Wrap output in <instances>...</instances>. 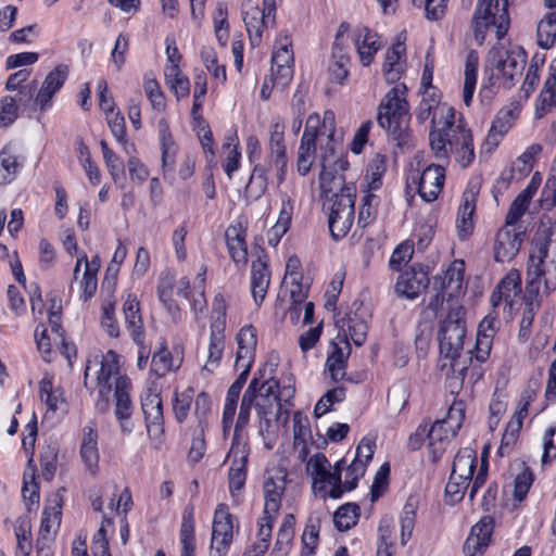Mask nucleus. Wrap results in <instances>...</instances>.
<instances>
[{
  "instance_id": "f257e3e1",
  "label": "nucleus",
  "mask_w": 556,
  "mask_h": 556,
  "mask_svg": "<svg viewBox=\"0 0 556 556\" xmlns=\"http://www.w3.org/2000/svg\"><path fill=\"white\" fill-rule=\"evenodd\" d=\"M419 123L431 117L429 141L438 160H447L451 152L462 167L469 166L475 160V149L470 129L462 118L456 123V111L446 103L438 104L433 99L422 97L416 113Z\"/></svg>"
},
{
  "instance_id": "f03ea898",
  "label": "nucleus",
  "mask_w": 556,
  "mask_h": 556,
  "mask_svg": "<svg viewBox=\"0 0 556 556\" xmlns=\"http://www.w3.org/2000/svg\"><path fill=\"white\" fill-rule=\"evenodd\" d=\"M463 317L462 306L451 307L438 333L440 354L445 359H450L452 375L446 381L452 394L460 390L466 378L473 383L482 377L481 366L472 365L471 352L463 353L466 337V324Z\"/></svg>"
},
{
  "instance_id": "7ed1b4c3",
  "label": "nucleus",
  "mask_w": 556,
  "mask_h": 556,
  "mask_svg": "<svg viewBox=\"0 0 556 556\" xmlns=\"http://www.w3.org/2000/svg\"><path fill=\"white\" fill-rule=\"evenodd\" d=\"M262 375L260 377L255 375L243 393L235 426V439L248 426L252 407H255L261 419L267 420L275 407L278 410H287L286 406L291 405V400L295 394L291 376L287 378V382L282 386L275 378L262 381Z\"/></svg>"
},
{
  "instance_id": "20e7f679",
  "label": "nucleus",
  "mask_w": 556,
  "mask_h": 556,
  "mask_svg": "<svg viewBox=\"0 0 556 556\" xmlns=\"http://www.w3.org/2000/svg\"><path fill=\"white\" fill-rule=\"evenodd\" d=\"M320 180L323 187L327 180L338 181L341 187L339 193H333L329 206V230L336 240L343 238L350 231L355 217V188L343 185V177H336L334 174L344 172L349 167V162L343 159L331 160L327 154L321 155Z\"/></svg>"
},
{
  "instance_id": "39448f33",
  "label": "nucleus",
  "mask_w": 556,
  "mask_h": 556,
  "mask_svg": "<svg viewBox=\"0 0 556 556\" xmlns=\"http://www.w3.org/2000/svg\"><path fill=\"white\" fill-rule=\"evenodd\" d=\"M527 62V53L520 46L493 47L486 58L485 72L492 86L510 88L521 76Z\"/></svg>"
},
{
  "instance_id": "423d86ee",
  "label": "nucleus",
  "mask_w": 556,
  "mask_h": 556,
  "mask_svg": "<svg viewBox=\"0 0 556 556\" xmlns=\"http://www.w3.org/2000/svg\"><path fill=\"white\" fill-rule=\"evenodd\" d=\"M404 92L405 86L393 87L382 99L377 115L380 127L397 141L405 140L409 123L408 103Z\"/></svg>"
},
{
  "instance_id": "0eeeda50",
  "label": "nucleus",
  "mask_w": 556,
  "mask_h": 556,
  "mask_svg": "<svg viewBox=\"0 0 556 556\" xmlns=\"http://www.w3.org/2000/svg\"><path fill=\"white\" fill-rule=\"evenodd\" d=\"M507 0H478L472 16L473 36L478 45H482L490 26L496 27V36L502 39L509 27Z\"/></svg>"
},
{
  "instance_id": "6e6552de",
  "label": "nucleus",
  "mask_w": 556,
  "mask_h": 556,
  "mask_svg": "<svg viewBox=\"0 0 556 556\" xmlns=\"http://www.w3.org/2000/svg\"><path fill=\"white\" fill-rule=\"evenodd\" d=\"M345 465L344 459H340L330 471V463L327 457L318 453L309 458L307 462V470L309 471L314 481V488L318 490L325 489L326 484L331 485L328 496L331 498H339L343 494L341 472Z\"/></svg>"
},
{
  "instance_id": "1a4fd4ad",
  "label": "nucleus",
  "mask_w": 556,
  "mask_h": 556,
  "mask_svg": "<svg viewBox=\"0 0 556 556\" xmlns=\"http://www.w3.org/2000/svg\"><path fill=\"white\" fill-rule=\"evenodd\" d=\"M276 1L262 0V7L258 0H244L242 3L243 21L253 46L260 45L264 28L274 22Z\"/></svg>"
},
{
  "instance_id": "9d476101",
  "label": "nucleus",
  "mask_w": 556,
  "mask_h": 556,
  "mask_svg": "<svg viewBox=\"0 0 556 556\" xmlns=\"http://www.w3.org/2000/svg\"><path fill=\"white\" fill-rule=\"evenodd\" d=\"M544 262H547L551 267L556 268V242L551 244L533 242L527 271V291L530 294L536 295L540 292L541 267Z\"/></svg>"
},
{
  "instance_id": "9b49d317",
  "label": "nucleus",
  "mask_w": 556,
  "mask_h": 556,
  "mask_svg": "<svg viewBox=\"0 0 556 556\" xmlns=\"http://www.w3.org/2000/svg\"><path fill=\"white\" fill-rule=\"evenodd\" d=\"M544 262H547L551 267L556 268V242L551 244L533 242L527 271V291L530 294L536 295L540 292L541 267Z\"/></svg>"
},
{
  "instance_id": "f8f14e48",
  "label": "nucleus",
  "mask_w": 556,
  "mask_h": 556,
  "mask_svg": "<svg viewBox=\"0 0 556 556\" xmlns=\"http://www.w3.org/2000/svg\"><path fill=\"white\" fill-rule=\"evenodd\" d=\"M144 415L147 432L155 448L160 447L161 438L164 432L163 407L160 394L147 392L141 402Z\"/></svg>"
},
{
  "instance_id": "ddd939ff",
  "label": "nucleus",
  "mask_w": 556,
  "mask_h": 556,
  "mask_svg": "<svg viewBox=\"0 0 556 556\" xmlns=\"http://www.w3.org/2000/svg\"><path fill=\"white\" fill-rule=\"evenodd\" d=\"M350 25L345 22L341 23L337 34L336 41L332 47L331 58L329 63V73L333 81L343 85L349 76L350 70V55L348 53V45L344 42L343 37L349 31Z\"/></svg>"
},
{
  "instance_id": "4468645a",
  "label": "nucleus",
  "mask_w": 556,
  "mask_h": 556,
  "mask_svg": "<svg viewBox=\"0 0 556 556\" xmlns=\"http://www.w3.org/2000/svg\"><path fill=\"white\" fill-rule=\"evenodd\" d=\"M319 116L312 114L306 121V127L301 138L298 151L296 166L300 175L305 176L312 168L316 155V140L319 135L317 128Z\"/></svg>"
},
{
  "instance_id": "2eb2a0df",
  "label": "nucleus",
  "mask_w": 556,
  "mask_h": 556,
  "mask_svg": "<svg viewBox=\"0 0 556 556\" xmlns=\"http://www.w3.org/2000/svg\"><path fill=\"white\" fill-rule=\"evenodd\" d=\"M233 539V517L229 513L227 505H217L213 526H212V545L219 555L227 552L228 546Z\"/></svg>"
},
{
  "instance_id": "dca6fc26",
  "label": "nucleus",
  "mask_w": 556,
  "mask_h": 556,
  "mask_svg": "<svg viewBox=\"0 0 556 556\" xmlns=\"http://www.w3.org/2000/svg\"><path fill=\"white\" fill-rule=\"evenodd\" d=\"M68 75L70 66L66 64H59L48 73L35 97V104L40 111L51 106L55 93L63 87Z\"/></svg>"
},
{
  "instance_id": "f3484780",
  "label": "nucleus",
  "mask_w": 556,
  "mask_h": 556,
  "mask_svg": "<svg viewBox=\"0 0 556 556\" xmlns=\"http://www.w3.org/2000/svg\"><path fill=\"white\" fill-rule=\"evenodd\" d=\"M96 387L98 388L99 395L105 400L112 390V382H114V390L116 389V380L118 377H126L121 374L119 356L114 351L110 350L102 356L100 368L96 371Z\"/></svg>"
},
{
  "instance_id": "a211bd4d",
  "label": "nucleus",
  "mask_w": 556,
  "mask_h": 556,
  "mask_svg": "<svg viewBox=\"0 0 556 556\" xmlns=\"http://www.w3.org/2000/svg\"><path fill=\"white\" fill-rule=\"evenodd\" d=\"M494 530V518L482 517L475 526L464 544L466 556H482L492 541Z\"/></svg>"
},
{
  "instance_id": "6ab92c4d",
  "label": "nucleus",
  "mask_w": 556,
  "mask_h": 556,
  "mask_svg": "<svg viewBox=\"0 0 556 556\" xmlns=\"http://www.w3.org/2000/svg\"><path fill=\"white\" fill-rule=\"evenodd\" d=\"M353 42L363 66H369L376 53L383 47L381 37L367 26H357L353 30Z\"/></svg>"
},
{
  "instance_id": "aec40b11",
  "label": "nucleus",
  "mask_w": 556,
  "mask_h": 556,
  "mask_svg": "<svg viewBox=\"0 0 556 556\" xmlns=\"http://www.w3.org/2000/svg\"><path fill=\"white\" fill-rule=\"evenodd\" d=\"M239 435L232 440V445L228 453L231 459V466L228 473L230 492L240 491L247 479V463L249 457V448L245 443L238 441Z\"/></svg>"
},
{
  "instance_id": "412c9836",
  "label": "nucleus",
  "mask_w": 556,
  "mask_h": 556,
  "mask_svg": "<svg viewBox=\"0 0 556 556\" xmlns=\"http://www.w3.org/2000/svg\"><path fill=\"white\" fill-rule=\"evenodd\" d=\"M522 240L523 230L520 228L502 227L494 242V260L501 263L513 260L519 252Z\"/></svg>"
},
{
  "instance_id": "4be33fe9",
  "label": "nucleus",
  "mask_w": 556,
  "mask_h": 556,
  "mask_svg": "<svg viewBox=\"0 0 556 556\" xmlns=\"http://www.w3.org/2000/svg\"><path fill=\"white\" fill-rule=\"evenodd\" d=\"M131 381L128 377H118L114 390L115 408L114 415L121 424L124 433H130L132 426L128 422L132 415V402L130 399Z\"/></svg>"
},
{
  "instance_id": "5701e85b",
  "label": "nucleus",
  "mask_w": 556,
  "mask_h": 556,
  "mask_svg": "<svg viewBox=\"0 0 556 556\" xmlns=\"http://www.w3.org/2000/svg\"><path fill=\"white\" fill-rule=\"evenodd\" d=\"M270 275L268 256L261 251L257 258L253 260L251 265V293L257 306H260L266 298L270 283Z\"/></svg>"
},
{
  "instance_id": "b1692460",
  "label": "nucleus",
  "mask_w": 556,
  "mask_h": 556,
  "mask_svg": "<svg viewBox=\"0 0 556 556\" xmlns=\"http://www.w3.org/2000/svg\"><path fill=\"white\" fill-rule=\"evenodd\" d=\"M285 126L279 121H276L270 126V164L276 169V177L278 184H281L287 174L288 160L286 155V146L283 142Z\"/></svg>"
},
{
  "instance_id": "393cba45",
  "label": "nucleus",
  "mask_w": 556,
  "mask_h": 556,
  "mask_svg": "<svg viewBox=\"0 0 556 556\" xmlns=\"http://www.w3.org/2000/svg\"><path fill=\"white\" fill-rule=\"evenodd\" d=\"M445 168L442 165H428L418 179V193L426 202L434 201L442 191Z\"/></svg>"
},
{
  "instance_id": "a878e982",
  "label": "nucleus",
  "mask_w": 556,
  "mask_h": 556,
  "mask_svg": "<svg viewBox=\"0 0 556 556\" xmlns=\"http://www.w3.org/2000/svg\"><path fill=\"white\" fill-rule=\"evenodd\" d=\"M238 351L236 354L235 368L251 370L255 359L256 330L253 326H244L237 334Z\"/></svg>"
},
{
  "instance_id": "bb28decb",
  "label": "nucleus",
  "mask_w": 556,
  "mask_h": 556,
  "mask_svg": "<svg viewBox=\"0 0 556 556\" xmlns=\"http://www.w3.org/2000/svg\"><path fill=\"white\" fill-rule=\"evenodd\" d=\"M123 313L130 337L137 345H141L144 341V326L140 315V304L136 294L131 292L127 293L123 304Z\"/></svg>"
},
{
  "instance_id": "cd10ccee",
  "label": "nucleus",
  "mask_w": 556,
  "mask_h": 556,
  "mask_svg": "<svg viewBox=\"0 0 556 556\" xmlns=\"http://www.w3.org/2000/svg\"><path fill=\"white\" fill-rule=\"evenodd\" d=\"M406 48L400 38L387 50L383 74L388 83H396L406 68Z\"/></svg>"
},
{
  "instance_id": "c85d7f7f",
  "label": "nucleus",
  "mask_w": 556,
  "mask_h": 556,
  "mask_svg": "<svg viewBox=\"0 0 556 556\" xmlns=\"http://www.w3.org/2000/svg\"><path fill=\"white\" fill-rule=\"evenodd\" d=\"M175 286V271L172 269L162 271L156 286L157 296L167 313L170 315L172 319L174 321H178L180 319V308L173 298Z\"/></svg>"
},
{
  "instance_id": "c756f323",
  "label": "nucleus",
  "mask_w": 556,
  "mask_h": 556,
  "mask_svg": "<svg viewBox=\"0 0 556 556\" xmlns=\"http://www.w3.org/2000/svg\"><path fill=\"white\" fill-rule=\"evenodd\" d=\"M79 454L86 469L96 475L99 469V448L98 432L92 424L83 428Z\"/></svg>"
},
{
  "instance_id": "7c9ffc66",
  "label": "nucleus",
  "mask_w": 556,
  "mask_h": 556,
  "mask_svg": "<svg viewBox=\"0 0 556 556\" xmlns=\"http://www.w3.org/2000/svg\"><path fill=\"white\" fill-rule=\"evenodd\" d=\"M521 291V277L517 269H510L497 283L491 294V304L495 308L503 302L511 306L515 296Z\"/></svg>"
},
{
  "instance_id": "2f4dec72",
  "label": "nucleus",
  "mask_w": 556,
  "mask_h": 556,
  "mask_svg": "<svg viewBox=\"0 0 556 556\" xmlns=\"http://www.w3.org/2000/svg\"><path fill=\"white\" fill-rule=\"evenodd\" d=\"M519 115L520 108L516 103L502 108L492 122L486 141L497 146L498 140L513 127Z\"/></svg>"
},
{
  "instance_id": "473e14b6",
  "label": "nucleus",
  "mask_w": 556,
  "mask_h": 556,
  "mask_svg": "<svg viewBox=\"0 0 556 556\" xmlns=\"http://www.w3.org/2000/svg\"><path fill=\"white\" fill-rule=\"evenodd\" d=\"M249 375H250L249 369H240V374H239L238 378L231 383V386L228 389L226 402L224 405L223 421H222L223 422V431H224L225 435L229 432V430L232 426L233 418L236 415L238 400H239L241 390H242L244 383L247 382Z\"/></svg>"
},
{
  "instance_id": "72a5a7b5",
  "label": "nucleus",
  "mask_w": 556,
  "mask_h": 556,
  "mask_svg": "<svg viewBox=\"0 0 556 556\" xmlns=\"http://www.w3.org/2000/svg\"><path fill=\"white\" fill-rule=\"evenodd\" d=\"M351 354V345L346 340H341V345L333 344V351L326 359V369L333 382H339L346 375V364Z\"/></svg>"
},
{
  "instance_id": "f704fd0d",
  "label": "nucleus",
  "mask_w": 556,
  "mask_h": 556,
  "mask_svg": "<svg viewBox=\"0 0 556 556\" xmlns=\"http://www.w3.org/2000/svg\"><path fill=\"white\" fill-rule=\"evenodd\" d=\"M428 283L429 279L426 273L406 270L400 275L395 285V290L399 295L413 300L417 298L422 290L426 289Z\"/></svg>"
},
{
  "instance_id": "c9c22d12",
  "label": "nucleus",
  "mask_w": 556,
  "mask_h": 556,
  "mask_svg": "<svg viewBox=\"0 0 556 556\" xmlns=\"http://www.w3.org/2000/svg\"><path fill=\"white\" fill-rule=\"evenodd\" d=\"M245 236L247 230L241 223L230 225L225 232L229 254L237 264H245L248 261Z\"/></svg>"
},
{
  "instance_id": "e433bc0d",
  "label": "nucleus",
  "mask_w": 556,
  "mask_h": 556,
  "mask_svg": "<svg viewBox=\"0 0 556 556\" xmlns=\"http://www.w3.org/2000/svg\"><path fill=\"white\" fill-rule=\"evenodd\" d=\"M181 364L182 354L178 350L173 354L165 343H162L159 351L152 355L150 370L156 377H163L172 370H177Z\"/></svg>"
},
{
  "instance_id": "4c0bfd02",
  "label": "nucleus",
  "mask_w": 556,
  "mask_h": 556,
  "mask_svg": "<svg viewBox=\"0 0 556 556\" xmlns=\"http://www.w3.org/2000/svg\"><path fill=\"white\" fill-rule=\"evenodd\" d=\"M477 192L466 190L462 197V203L457 213V229L460 239H466L473 229L472 215L476 210Z\"/></svg>"
},
{
  "instance_id": "58836bf2",
  "label": "nucleus",
  "mask_w": 556,
  "mask_h": 556,
  "mask_svg": "<svg viewBox=\"0 0 556 556\" xmlns=\"http://www.w3.org/2000/svg\"><path fill=\"white\" fill-rule=\"evenodd\" d=\"M224 331L225 330H222L219 323L216 326L211 327L207 355L203 365V370L213 372L219 366L225 350Z\"/></svg>"
},
{
  "instance_id": "ea45409f",
  "label": "nucleus",
  "mask_w": 556,
  "mask_h": 556,
  "mask_svg": "<svg viewBox=\"0 0 556 556\" xmlns=\"http://www.w3.org/2000/svg\"><path fill=\"white\" fill-rule=\"evenodd\" d=\"M61 506V500L59 497H54L53 504L45 508L39 530L40 539L38 540V543H49L53 540V536L60 526Z\"/></svg>"
},
{
  "instance_id": "a19ab883",
  "label": "nucleus",
  "mask_w": 556,
  "mask_h": 556,
  "mask_svg": "<svg viewBox=\"0 0 556 556\" xmlns=\"http://www.w3.org/2000/svg\"><path fill=\"white\" fill-rule=\"evenodd\" d=\"M85 264V270L83 274V278L79 281L80 289L83 291V299L87 302L89 299L93 296L97 290V271L98 267H92L91 264H88V257L86 253H81V255L77 258L76 265L74 268V279L78 280L80 265Z\"/></svg>"
},
{
  "instance_id": "79ce46f5",
  "label": "nucleus",
  "mask_w": 556,
  "mask_h": 556,
  "mask_svg": "<svg viewBox=\"0 0 556 556\" xmlns=\"http://www.w3.org/2000/svg\"><path fill=\"white\" fill-rule=\"evenodd\" d=\"M194 511L192 506H187L182 513V520L179 530V540L181 544L180 556H194Z\"/></svg>"
},
{
  "instance_id": "37998d69",
  "label": "nucleus",
  "mask_w": 556,
  "mask_h": 556,
  "mask_svg": "<svg viewBox=\"0 0 556 556\" xmlns=\"http://www.w3.org/2000/svg\"><path fill=\"white\" fill-rule=\"evenodd\" d=\"M477 454L472 448L460 450L454 457L451 477L460 481L466 479L471 481L476 468Z\"/></svg>"
},
{
  "instance_id": "c03bdc74",
  "label": "nucleus",
  "mask_w": 556,
  "mask_h": 556,
  "mask_svg": "<svg viewBox=\"0 0 556 556\" xmlns=\"http://www.w3.org/2000/svg\"><path fill=\"white\" fill-rule=\"evenodd\" d=\"M479 58L475 50L468 52L465 71H464V88H463V101L466 106H469L472 102L476 85H477V72H478Z\"/></svg>"
},
{
  "instance_id": "a18cd8bd",
  "label": "nucleus",
  "mask_w": 556,
  "mask_h": 556,
  "mask_svg": "<svg viewBox=\"0 0 556 556\" xmlns=\"http://www.w3.org/2000/svg\"><path fill=\"white\" fill-rule=\"evenodd\" d=\"M165 83L175 93L177 100L187 98L190 93L189 78L181 72L179 66L165 65L164 68Z\"/></svg>"
},
{
  "instance_id": "49530a36",
  "label": "nucleus",
  "mask_w": 556,
  "mask_h": 556,
  "mask_svg": "<svg viewBox=\"0 0 556 556\" xmlns=\"http://www.w3.org/2000/svg\"><path fill=\"white\" fill-rule=\"evenodd\" d=\"M21 169L17 156L10 147H4L0 151V185H7L13 181Z\"/></svg>"
},
{
  "instance_id": "de8ad7c7",
  "label": "nucleus",
  "mask_w": 556,
  "mask_h": 556,
  "mask_svg": "<svg viewBox=\"0 0 556 556\" xmlns=\"http://www.w3.org/2000/svg\"><path fill=\"white\" fill-rule=\"evenodd\" d=\"M542 147L538 143L531 144L516 159L510 168V178H522L528 175L534 164L535 157L541 153Z\"/></svg>"
},
{
  "instance_id": "09e8293b",
  "label": "nucleus",
  "mask_w": 556,
  "mask_h": 556,
  "mask_svg": "<svg viewBox=\"0 0 556 556\" xmlns=\"http://www.w3.org/2000/svg\"><path fill=\"white\" fill-rule=\"evenodd\" d=\"M276 516L267 515L263 513V516L258 519V531H257V539L252 544L250 549L255 552L254 556L257 555H264L270 543L271 538V531H273V522Z\"/></svg>"
},
{
  "instance_id": "8fccbe9b",
  "label": "nucleus",
  "mask_w": 556,
  "mask_h": 556,
  "mask_svg": "<svg viewBox=\"0 0 556 556\" xmlns=\"http://www.w3.org/2000/svg\"><path fill=\"white\" fill-rule=\"evenodd\" d=\"M538 43L544 49L551 48L556 41V11L547 12L538 24Z\"/></svg>"
},
{
  "instance_id": "3c124183",
  "label": "nucleus",
  "mask_w": 556,
  "mask_h": 556,
  "mask_svg": "<svg viewBox=\"0 0 556 556\" xmlns=\"http://www.w3.org/2000/svg\"><path fill=\"white\" fill-rule=\"evenodd\" d=\"M387 172V157L383 154L377 153L369 161L367 165V189L369 191L378 190L382 185V176Z\"/></svg>"
},
{
  "instance_id": "603ef678",
  "label": "nucleus",
  "mask_w": 556,
  "mask_h": 556,
  "mask_svg": "<svg viewBox=\"0 0 556 556\" xmlns=\"http://www.w3.org/2000/svg\"><path fill=\"white\" fill-rule=\"evenodd\" d=\"M540 103L543 111H549L556 106V58L549 65L548 75L540 93Z\"/></svg>"
},
{
  "instance_id": "864d4df0",
  "label": "nucleus",
  "mask_w": 556,
  "mask_h": 556,
  "mask_svg": "<svg viewBox=\"0 0 556 556\" xmlns=\"http://www.w3.org/2000/svg\"><path fill=\"white\" fill-rule=\"evenodd\" d=\"M160 140L162 149V169L165 175L168 170L174 168L177 152L175 142L166 125H161Z\"/></svg>"
},
{
  "instance_id": "5fc2aeb1",
  "label": "nucleus",
  "mask_w": 556,
  "mask_h": 556,
  "mask_svg": "<svg viewBox=\"0 0 556 556\" xmlns=\"http://www.w3.org/2000/svg\"><path fill=\"white\" fill-rule=\"evenodd\" d=\"M359 507L356 504L348 503L337 509L333 515V522L339 531H346L356 525Z\"/></svg>"
},
{
  "instance_id": "6e6d98bb",
  "label": "nucleus",
  "mask_w": 556,
  "mask_h": 556,
  "mask_svg": "<svg viewBox=\"0 0 556 556\" xmlns=\"http://www.w3.org/2000/svg\"><path fill=\"white\" fill-rule=\"evenodd\" d=\"M465 264L460 260H455L445 270L442 277V289H452L458 291L462 288L464 279Z\"/></svg>"
},
{
  "instance_id": "4d7b16f0",
  "label": "nucleus",
  "mask_w": 556,
  "mask_h": 556,
  "mask_svg": "<svg viewBox=\"0 0 556 556\" xmlns=\"http://www.w3.org/2000/svg\"><path fill=\"white\" fill-rule=\"evenodd\" d=\"M143 89L154 110L161 112L166 106L165 94L154 77L144 76Z\"/></svg>"
},
{
  "instance_id": "13d9d810",
  "label": "nucleus",
  "mask_w": 556,
  "mask_h": 556,
  "mask_svg": "<svg viewBox=\"0 0 556 556\" xmlns=\"http://www.w3.org/2000/svg\"><path fill=\"white\" fill-rule=\"evenodd\" d=\"M345 399V389L342 387L333 388L327 391L320 400L317 402L314 408V416L316 418L321 417L330 410L334 403H340Z\"/></svg>"
},
{
  "instance_id": "bf43d9fd",
  "label": "nucleus",
  "mask_w": 556,
  "mask_h": 556,
  "mask_svg": "<svg viewBox=\"0 0 556 556\" xmlns=\"http://www.w3.org/2000/svg\"><path fill=\"white\" fill-rule=\"evenodd\" d=\"M368 326L363 319L349 317L346 323V329H344V339H351L357 346H362L367 337Z\"/></svg>"
},
{
  "instance_id": "052dcab7",
  "label": "nucleus",
  "mask_w": 556,
  "mask_h": 556,
  "mask_svg": "<svg viewBox=\"0 0 556 556\" xmlns=\"http://www.w3.org/2000/svg\"><path fill=\"white\" fill-rule=\"evenodd\" d=\"M205 425L200 420L198 427L194 429L191 446L188 453V459L190 463H199L205 454L206 444L204 439Z\"/></svg>"
},
{
  "instance_id": "680f3d73",
  "label": "nucleus",
  "mask_w": 556,
  "mask_h": 556,
  "mask_svg": "<svg viewBox=\"0 0 556 556\" xmlns=\"http://www.w3.org/2000/svg\"><path fill=\"white\" fill-rule=\"evenodd\" d=\"M320 530L319 518L311 517L302 534V543L304 547V555H313L318 544V536Z\"/></svg>"
},
{
  "instance_id": "e2e57ef3",
  "label": "nucleus",
  "mask_w": 556,
  "mask_h": 556,
  "mask_svg": "<svg viewBox=\"0 0 556 556\" xmlns=\"http://www.w3.org/2000/svg\"><path fill=\"white\" fill-rule=\"evenodd\" d=\"M106 121L113 136L119 143L123 144L125 151L130 153V150L134 149V144L129 143L126 139V125L124 116L119 112H116L113 113V115H106Z\"/></svg>"
},
{
  "instance_id": "0e129e2a",
  "label": "nucleus",
  "mask_w": 556,
  "mask_h": 556,
  "mask_svg": "<svg viewBox=\"0 0 556 556\" xmlns=\"http://www.w3.org/2000/svg\"><path fill=\"white\" fill-rule=\"evenodd\" d=\"M379 199L367 189L362 199V205L358 213V224L363 227L369 225L376 217Z\"/></svg>"
},
{
  "instance_id": "69168bd1",
  "label": "nucleus",
  "mask_w": 556,
  "mask_h": 556,
  "mask_svg": "<svg viewBox=\"0 0 556 556\" xmlns=\"http://www.w3.org/2000/svg\"><path fill=\"white\" fill-rule=\"evenodd\" d=\"M527 405L528 403H526L518 412H516L508 421L505 432L503 434L502 446L504 444L509 445L516 441L522 428L523 418L527 415Z\"/></svg>"
},
{
  "instance_id": "338daca9",
  "label": "nucleus",
  "mask_w": 556,
  "mask_h": 556,
  "mask_svg": "<svg viewBox=\"0 0 556 556\" xmlns=\"http://www.w3.org/2000/svg\"><path fill=\"white\" fill-rule=\"evenodd\" d=\"M271 66H293V51L287 36L278 41V47L273 52Z\"/></svg>"
},
{
  "instance_id": "774afa93",
  "label": "nucleus",
  "mask_w": 556,
  "mask_h": 556,
  "mask_svg": "<svg viewBox=\"0 0 556 556\" xmlns=\"http://www.w3.org/2000/svg\"><path fill=\"white\" fill-rule=\"evenodd\" d=\"M201 60L206 70L216 78L222 81L226 80V68L224 65L218 64L216 52L211 47H203L201 50Z\"/></svg>"
}]
</instances>
